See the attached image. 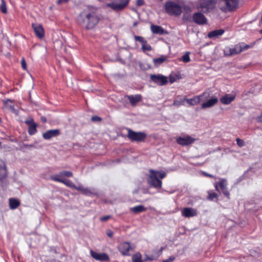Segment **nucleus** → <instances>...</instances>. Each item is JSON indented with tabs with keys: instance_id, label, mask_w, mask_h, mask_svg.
Returning a JSON list of instances; mask_svg holds the SVG:
<instances>
[{
	"instance_id": "a19ab883",
	"label": "nucleus",
	"mask_w": 262,
	"mask_h": 262,
	"mask_svg": "<svg viewBox=\"0 0 262 262\" xmlns=\"http://www.w3.org/2000/svg\"><path fill=\"white\" fill-rule=\"evenodd\" d=\"M25 123L28 125H32L34 123H35L34 122V121H33V119L31 118H28L27 119H26V120L25 121Z\"/></svg>"
},
{
	"instance_id": "4d7b16f0",
	"label": "nucleus",
	"mask_w": 262,
	"mask_h": 262,
	"mask_svg": "<svg viewBox=\"0 0 262 262\" xmlns=\"http://www.w3.org/2000/svg\"><path fill=\"white\" fill-rule=\"evenodd\" d=\"M148 259H149V260H153V259H154V258H151V257H148Z\"/></svg>"
},
{
	"instance_id": "393cba45",
	"label": "nucleus",
	"mask_w": 262,
	"mask_h": 262,
	"mask_svg": "<svg viewBox=\"0 0 262 262\" xmlns=\"http://www.w3.org/2000/svg\"><path fill=\"white\" fill-rule=\"evenodd\" d=\"M151 30L154 34H163L164 32V29L160 26L151 25Z\"/></svg>"
},
{
	"instance_id": "39448f33",
	"label": "nucleus",
	"mask_w": 262,
	"mask_h": 262,
	"mask_svg": "<svg viewBox=\"0 0 262 262\" xmlns=\"http://www.w3.org/2000/svg\"><path fill=\"white\" fill-rule=\"evenodd\" d=\"M215 3L214 0H200L196 7L203 12H207L214 8Z\"/></svg>"
},
{
	"instance_id": "cd10ccee",
	"label": "nucleus",
	"mask_w": 262,
	"mask_h": 262,
	"mask_svg": "<svg viewBox=\"0 0 262 262\" xmlns=\"http://www.w3.org/2000/svg\"><path fill=\"white\" fill-rule=\"evenodd\" d=\"M166 60V57L162 56L160 58H155L153 59V62L155 66H158Z\"/></svg>"
},
{
	"instance_id": "864d4df0",
	"label": "nucleus",
	"mask_w": 262,
	"mask_h": 262,
	"mask_svg": "<svg viewBox=\"0 0 262 262\" xmlns=\"http://www.w3.org/2000/svg\"><path fill=\"white\" fill-rule=\"evenodd\" d=\"M256 120L258 122H262V114L256 117Z\"/></svg>"
},
{
	"instance_id": "c85d7f7f",
	"label": "nucleus",
	"mask_w": 262,
	"mask_h": 262,
	"mask_svg": "<svg viewBox=\"0 0 262 262\" xmlns=\"http://www.w3.org/2000/svg\"><path fill=\"white\" fill-rule=\"evenodd\" d=\"M208 195L207 196V199L210 201H213L215 199L217 201L218 200V195L215 192H212V191H209L208 192Z\"/></svg>"
},
{
	"instance_id": "58836bf2",
	"label": "nucleus",
	"mask_w": 262,
	"mask_h": 262,
	"mask_svg": "<svg viewBox=\"0 0 262 262\" xmlns=\"http://www.w3.org/2000/svg\"><path fill=\"white\" fill-rule=\"evenodd\" d=\"M82 193L85 194V195H90L93 193L91 189L88 188H83L82 189Z\"/></svg>"
},
{
	"instance_id": "b1692460",
	"label": "nucleus",
	"mask_w": 262,
	"mask_h": 262,
	"mask_svg": "<svg viewBox=\"0 0 262 262\" xmlns=\"http://www.w3.org/2000/svg\"><path fill=\"white\" fill-rule=\"evenodd\" d=\"M224 32V30L222 29L214 30L208 33V37L210 38L216 37L222 35Z\"/></svg>"
},
{
	"instance_id": "f704fd0d",
	"label": "nucleus",
	"mask_w": 262,
	"mask_h": 262,
	"mask_svg": "<svg viewBox=\"0 0 262 262\" xmlns=\"http://www.w3.org/2000/svg\"><path fill=\"white\" fill-rule=\"evenodd\" d=\"M1 10L3 13L7 12L6 4L4 0H1Z\"/></svg>"
},
{
	"instance_id": "c756f323",
	"label": "nucleus",
	"mask_w": 262,
	"mask_h": 262,
	"mask_svg": "<svg viewBox=\"0 0 262 262\" xmlns=\"http://www.w3.org/2000/svg\"><path fill=\"white\" fill-rule=\"evenodd\" d=\"M36 127V123L29 126L28 133L30 135H33L37 132Z\"/></svg>"
},
{
	"instance_id": "e433bc0d",
	"label": "nucleus",
	"mask_w": 262,
	"mask_h": 262,
	"mask_svg": "<svg viewBox=\"0 0 262 262\" xmlns=\"http://www.w3.org/2000/svg\"><path fill=\"white\" fill-rule=\"evenodd\" d=\"M135 39L136 41H139L141 43V46L146 41L143 37L140 36H135Z\"/></svg>"
},
{
	"instance_id": "4c0bfd02",
	"label": "nucleus",
	"mask_w": 262,
	"mask_h": 262,
	"mask_svg": "<svg viewBox=\"0 0 262 262\" xmlns=\"http://www.w3.org/2000/svg\"><path fill=\"white\" fill-rule=\"evenodd\" d=\"M185 101V98L182 99L180 100H175L173 102V105L175 106H180L184 104V102Z\"/></svg>"
},
{
	"instance_id": "6e6d98bb",
	"label": "nucleus",
	"mask_w": 262,
	"mask_h": 262,
	"mask_svg": "<svg viewBox=\"0 0 262 262\" xmlns=\"http://www.w3.org/2000/svg\"><path fill=\"white\" fill-rule=\"evenodd\" d=\"M41 120L43 121V122H46V119L45 118H43L42 117L41 118Z\"/></svg>"
},
{
	"instance_id": "7ed1b4c3",
	"label": "nucleus",
	"mask_w": 262,
	"mask_h": 262,
	"mask_svg": "<svg viewBox=\"0 0 262 262\" xmlns=\"http://www.w3.org/2000/svg\"><path fill=\"white\" fill-rule=\"evenodd\" d=\"M129 2V0H114L111 3H106L104 7L110 8L116 11H120L125 9Z\"/></svg>"
},
{
	"instance_id": "bb28decb",
	"label": "nucleus",
	"mask_w": 262,
	"mask_h": 262,
	"mask_svg": "<svg viewBox=\"0 0 262 262\" xmlns=\"http://www.w3.org/2000/svg\"><path fill=\"white\" fill-rule=\"evenodd\" d=\"M19 202L15 199H10L9 200L10 207L12 209H16L19 205Z\"/></svg>"
},
{
	"instance_id": "79ce46f5",
	"label": "nucleus",
	"mask_w": 262,
	"mask_h": 262,
	"mask_svg": "<svg viewBox=\"0 0 262 262\" xmlns=\"http://www.w3.org/2000/svg\"><path fill=\"white\" fill-rule=\"evenodd\" d=\"M52 180L57 181V182H61L62 181V179L59 178V176H54L51 177Z\"/></svg>"
},
{
	"instance_id": "bf43d9fd",
	"label": "nucleus",
	"mask_w": 262,
	"mask_h": 262,
	"mask_svg": "<svg viewBox=\"0 0 262 262\" xmlns=\"http://www.w3.org/2000/svg\"><path fill=\"white\" fill-rule=\"evenodd\" d=\"M260 33L262 34V30L260 31Z\"/></svg>"
},
{
	"instance_id": "6ab92c4d",
	"label": "nucleus",
	"mask_w": 262,
	"mask_h": 262,
	"mask_svg": "<svg viewBox=\"0 0 262 262\" xmlns=\"http://www.w3.org/2000/svg\"><path fill=\"white\" fill-rule=\"evenodd\" d=\"M235 96V94H227L221 98L220 101L224 104H229L234 100Z\"/></svg>"
},
{
	"instance_id": "f257e3e1",
	"label": "nucleus",
	"mask_w": 262,
	"mask_h": 262,
	"mask_svg": "<svg viewBox=\"0 0 262 262\" xmlns=\"http://www.w3.org/2000/svg\"><path fill=\"white\" fill-rule=\"evenodd\" d=\"M78 21L86 29H92L98 24L99 18L96 10H84L78 16Z\"/></svg>"
},
{
	"instance_id": "a211bd4d",
	"label": "nucleus",
	"mask_w": 262,
	"mask_h": 262,
	"mask_svg": "<svg viewBox=\"0 0 262 262\" xmlns=\"http://www.w3.org/2000/svg\"><path fill=\"white\" fill-rule=\"evenodd\" d=\"M60 134V131L58 129L47 130L42 134L43 138L46 140H50L52 138L57 137Z\"/></svg>"
},
{
	"instance_id": "9b49d317",
	"label": "nucleus",
	"mask_w": 262,
	"mask_h": 262,
	"mask_svg": "<svg viewBox=\"0 0 262 262\" xmlns=\"http://www.w3.org/2000/svg\"><path fill=\"white\" fill-rule=\"evenodd\" d=\"M119 251L123 255L128 256L130 255L129 251L132 250V248L128 242H123L118 246Z\"/></svg>"
},
{
	"instance_id": "473e14b6",
	"label": "nucleus",
	"mask_w": 262,
	"mask_h": 262,
	"mask_svg": "<svg viewBox=\"0 0 262 262\" xmlns=\"http://www.w3.org/2000/svg\"><path fill=\"white\" fill-rule=\"evenodd\" d=\"M61 183L64 184L66 186L73 188V187H75V185L72 183V182L69 180L67 179H62V181Z\"/></svg>"
},
{
	"instance_id": "8fccbe9b",
	"label": "nucleus",
	"mask_w": 262,
	"mask_h": 262,
	"mask_svg": "<svg viewBox=\"0 0 262 262\" xmlns=\"http://www.w3.org/2000/svg\"><path fill=\"white\" fill-rule=\"evenodd\" d=\"M143 4H144L143 0H137V5L139 6L143 5Z\"/></svg>"
},
{
	"instance_id": "5701e85b",
	"label": "nucleus",
	"mask_w": 262,
	"mask_h": 262,
	"mask_svg": "<svg viewBox=\"0 0 262 262\" xmlns=\"http://www.w3.org/2000/svg\"><path fill=\"white\" fill-rule=\"evenodd\" d=\"M7 174L6 164L3 161H0V180L4 179Z\"/></svg>"
},
{
	"instance_id": "3c124183",
	"label": "nucleus",
	"mask_w": 262,
	"mask_h": 262,
	"mask_svg": "<svg viewBox=\"0 0 262 262\" xmlns=\"http://www.w3.org/2000/svg\"><path fill=\"white\" fill-rule=\"evenodd\" d=\"M110 218V216L109 215H106V216H103L101 218V220L102 221H107L108 219H109Z\"/></svg>"
},
{
	"instance_id": "ea45409f",
	"label": "nucleus",
	"mask_w": 262,
	"mask_h": 262,
	"mask_svg": "<svg viewBox=\"0 0 262 262\" xmlns=\"http://www.w3.org/2000/svg\"><path fill=\"white\" fill-rule=\"evenodd\" d=\"M241 46V52L244 50H248L250 48V46L248 45H245L244 43H239Z\"/></svg>"
},
{
	"instance_id": "13d9d810",
	"label": "nucleus",
	"mask_w": 262,
	"mask_h": 262,
	"mask_svg": "<svg viewBox=\"0 0 262 262\" xmlns=\"http://www.w3.org/2000/svg\"><path fill=\"white\" fill-rule=\"evenodd\" d=\"M171 83H172L173 82V80H170Z\"/></svg>"
},
{
	"instance_id": "37998d69",
	"label": "nucleus",
	"mask_w": 262,
	"mask_h": 262,
	"mask_svg": "<svg viewBox=\"0 0 262 262\" xmlns=\"http://www.w3.org/2000/svg\"><path fill=\"white\" fill-rule=\"evenodd\" d=\"M21 64L23 69L24 70H26L27 69V64H26V61H25V59L24 58H22L21 60Z\"/></svg>"
},
{
	"instance_id": "9d476101",
	"label": "nucleus",
	"mask_w": 262,
	"mask_h": 262,
	"mask_svg": "<svg viewBox=\"0 0 262 262\" xmlns=\"http://www.w3.org/2000/svg\"><path fill=\"white\" fill-rule=\"evenodd\" d=\"M90 254L93 258L98 261H108L110 260L108 255L105 253H98L91 250Z\"/></svg>"
},
{
	"instance_id": "423d86ee",
	"label": "nucleus",
	"mask_w": 262,
	"mask_h": 262,
	"mask_svg": "<svg viewBox=\"0 0 262 262\" xmlns=\"http://www.w3.org/2000/svg\"><path fill=\"white\" fill-rule=\"evenodd\" d=\"M227 181L224 179H219V181L215 182L214 184L215 190L217 191H220L221 189L223 193L228 198H229L230 193L227 190Z\"/></svg>"
},
{
	"instance_id": "ddd939ff",
	"label": "nucleus",
	"mask_w": 262,
	"mask_h": 262,
	"mask_svg": "<svg viewBox=\"0 0 262 262\" xmlns=\"http://www.w3.org/2000/svg\"><path fill=\"white\" fill-rule=\"evenodd\" d=\"M150 79L154 82L160 85H165L168 82L167 77L163 75H151L150 76Z\"/></svg>"
},
{
	"instance_id": "09e8293b",
	"label": "nucleus",
	"mask_w": 262,
	"mask_h": 262,
	"mask_svg": "<svg viewBox=\"0 0 262 262\" xmlns=\"http://www.w3.org/2000/svg\"><path fill=\"white\" fill-rule=\"evenodd\" d=\"M106 234L108 237H111L113 235V232L111 230H108L106 231Z\"/></svg>"
},
{
	"instance_id": "f03ea898",
	"label": "nucleus",
	"mask_w": 262,
	"mask_h": 262,
	"mask_svg": "<svg viewBox=\"0 0 262 262\" xmlns=\"http://www.w3.org/2000/svg\"><path fill=\"white\" fill-rule=\"evenodd\" d=\"M166 173L162 170L156 171L154 170H149V174L148 176V183L155 188H161L162 187V179L166 177Z\"/></svg>"
},
{
	"instance_id": "603ef678",
	"label": "nucleus",
	"mask_w": 262,
	"mask_h": 262,
	"mask_svg": "<svg viewBox=\"0 0 262 262\" xmlns=\"http://www.w3.org/2000/svg\"><path fill=\"white\" fill-rule=\"evenodd\" d=\"M69 0H58L57 3L58 4H64L68 2Z\"/></svg>"
},
{
	"instance_id": "a18cd8bd",
	"label": "nucleus",
	"mask_w": 262,
	"mask_h": 262,
	"mask_svg": "<svg viewBox=\"0 0 262 262\" xmlns=\"http://www.w3.org/2000/svg\"><path fill=\"white\" fill-rule=\"evenodd\" d=\"M174 259L175 257L174 256H171L168 259L164 260L163 262H172Z\"/></svg>"
},
{
	"instance_id": "f8f14e48",
	"label": "nucleus",
	"mask_w": 262,
	"mask_h": 262,
	"mask_svg": "<svg viewBox=\"0 0 262 262\" xmlns=\"http://www.w3.org/2000/svg\"><path fill=\"white\" fill-rule=\"evenodd\" d=\"M195 139L190 136H185L183 137H179L177 139V143L183 146L189 145L194 142Z\"/></svg>"
},
{
	"instance_id": "f3484780",
	"label": "nucleus",
	"mask_w": 262,
	"mask_h": 262,
	"mask_svg": "<svg viewBox=\"0 0 262 262\" xmlns=\"http://www.w3.org/2000/svg\"><path fill=\"white\" fill-rule=\"evenodd\" d=\"M193 20L199 25H203L207 23L206 18L200 12H196L193 14Z\"/></svg>"
},
{
	"instance_id": "72a5a7b5",
	"label": "nucleus",
	"mask_w": 262,
	"mask_h": 262,
	"mask_svg": "<svg viewBox=\"0 0 262 262\" xmlns=\"http://www.w3.org/2000/svg\"><path fill=\"white\" fill-rule=\"evenodd\" d=\"M142 50L144 52H145L146 51H150L151 50V47L147 43V41H146L142 45Z\"/></svg>"
},
{
	"instance_id": "a878e982",
	"label": "nucleus",
	"mask_w": 262,
	"mask_h": 262,
	"mask_svg": "<svg viewBox=\"0 0 262 262\" xmlns=\"http://www.w3.org/2000/svg\"><path fill=\"white\" fill-rule=\"evenodd\" d=\"M145 210L146 209L143 205H138L130 208V211L136 214L145 211Z\"/></svg>"
},
{
	"instance_id": "dca6fc26",
	"label": "nucleus",
	"mask_w": 262,
	"mask_h": 262,
	"mask_svg": "<svg viewBox=\"0 0 262 262\" xmlns=\"http://www.w3.org/2000/svg\"><path fill=\"white\" fill-rule=\"evenodd\" d=\"M222 3L226 5V10L232 11L237 7L238 0H221Z\"/></svg>"
},
{
	"instance_id": "5fc2aeb1",
	"label": "nucleus",
	"mask_w": 262,
	"mask_h": 262,
	"mask_svg": "<svg viewBox=\"0 0 262 262\" xmlns=\"http://www.w3.org/2000/svg\"><path fill=\"white\" fill-rule=\"evenodd\" d=\"M205 176H207V177H211V178H213V176L210 174H209V173H207L206 172H203Z\"/></svg>"
},
{
	"instance_id": "2f4dec72",
	"label": "nucleus",
	"mask_w": 262,
	"mask_h": 262,
	"mask_svg": "<svg viewBox=\"0 0 262 262\" xmlns=\"http://www.w3.org/2000/svg\"><path fill=\"white\" fill-rule=\"evenodd\" d=\"M189 52H186L182 57L180 59L181 61H182L184 62L187 63L190 61V59L189 57Z\"/></svg>"
},
{
	"instance_id": "412c9836",
	"label": "nucleus",
	"mask_w": 262,
	"mask_h": 262,
	"mask_svg": "<svg viewBox=\"0 0 262 262\" xmlns=\"http://www.w3.org/2000/svg\"><path fill=\"white\" fill-rule=\"evenodd\" d=\"M5 107L9 111L14 113H17V110L15 108L14 102L10 99L4 101Z\"/></svg>"
},
{
	"instance_id": "6e6552de",
	"label": "nucleus",
	"mask_w": 262,
	"mask_h": 262,
	"mask_svg": "<svg viewBox=\"0 0 262 262\" xmlns=\"http://www.w3.org/2000/svg\"><path fill=\"white\" fill-rule=\"evenodd\" d=\"M127 136L132 141L141 142L145 139L146 135L143 133L135 132L129 129Z\"/></svg>"
},
{
	"instance_id": "20e7f679",
	"label": "nucleus",
	"mask_w": 262,
	"mask_h": 262,
	"mask_svg": "<svg viewBox=\"0 0 262 262\" xmlns=\"http://www.w3.org/2000/svg\"><path fill=\"white\" fill-rule=\"evenodd\" d=\"M166 11L170 15L179 16L182 12V7L175 2L169 1L165 4Z\"/></svg>"
},
{
	"instance_id": "de8ad7c7",
	"label": "nucleus",
	"mask_w": 262,
	"mask_h": 262,
	"mask_svg": "<svg viewBox=\"0 0 262 262\" xmlns=\"http://www.w3.org/2000/svg\"><path fill=\"white\" fill-rule=\"evenodd\" d=\"M92 120L93 121H99L101 120V119L98 116H93L92 117Z\"/></svg>"
},
{
	"instance_id": "aec40b11",
	"label": "nucleus",
	"mask_w": 262,
	"mask_h": 262,
	"mask_svg": "<svg viewBox=\"0 0 262 262\" xmlns=\"http://www.w3.org/2000/svg\"><path fill=\"white\" fill-rule=\"evenodd\" d=\"M218 101V99L216 97H213L202 104V108H209L214 105Z\"/></svg>"
},
{
	"instance_id": "1a4fd4ad",
	"label": "nucleus",
	"mask_w": 262,
	"mask_h": 262,
	"mask_svg": "<svg viewBox=\"0 0 262 262\" xmlns=\"http://www.w3.org/2000/svg\"><path fill=\"white\" fill-rule=\"evenodd\" d=\"M224 52L226 56L237 54L241 52V46L238 43L231 47H227L224 49Z\"/></svg>"
},
{
	"instance_id": "0eeeda50",
	"label": "nucleus",
	"mask_w": 262,
	"mask_h": 262,
	"mask_svg": "<svg viewBox=\"0 0 262 262\" xmlns=\"http://www.w3.org/2000/svg\"><path fill=\"white\" fill-rule=\"evenodd\" d=\"M210 94L208 92H205L201 95L195 96L190 99L185 98V100L189 105H195L202 101L207 100Z\"/></svg>"
},
{
	"instance_id": "4be33fe9",
	"label": "nucleus",
	"mask_w": 262,
	"mask_h": 262,
	"mask_svg": "<svg viewBox=\"0 0 262 262\" xmlns=\"http://www.w3.org/2000/svg\"><path fill=\"white\" fill-rule=\"evenodd\" d=\"M127 98L132 105H135L137 103L141 101L142 97L140 95L137 94L127 96Z\"/></svg>"
},
{
	"instance_id": "c03bdc74",
	"label": "nucleus",
	"mask_w": 262,
	"mask_h": 262,
	"mask_svg": "<svg viewBox=\"0 0 262 262\" xmlns=\"http://www.w3.org/2000/svg\"><path fill=\"white\" fill-rule=\"evenodd\" d=\"M236 143L240 147H242L244 145V142L242 140H241L238 138L236 139Z\"/></svg>"
},
{
	"instance_id": "7c9ffc66",
	"label": "nucleus",
	"mask_w": 262,
	"mask_h": 262,
	"mask_svg": "<svg viewBox=\"0 0 262 262\" xmlns=\"http://www.w3.org/2000/svg\"><path fill=\"white\" fill-rule=\"evenodd\" d=\"M141 254L139 253L135 254L132 256L133 262H142Z\"/></svg>"
},
{
	"instance_id": "4468645a",
	"label": "nucleus",
	"mask_w": 262,
	"mask_h": 262,
	"mask_svg": "<svg viewBox=\"0 0 262 262\" xmlns=\"http://www.w3.org/2000/svg\"><path fill=\"white\" fill-rule=\"evenodd\" d=\"M182 215L185 217H191L196 216L198 211L196 209L192 208H184L181 211Z\"/></svg>"
},
{
	"instance_id": "2eb2a0df",
	"label": "nucleus",
	"mask_w": 262,
	"mask_h": 262,
	"mask_svg": "<svg viewBox=\"0 0 262 262\" xmlns=\"http://www.w3.org/2000/svg\"><path fill=\"white\" fill-rule=\"evenodd\" d=\"M32 26L36 36L38 38L42 39L45 35V31L42 25L37 24H32Z\"/></svg>"
},
{
	"instance_id": "c9c22d12",
	"label": "nucleus",
	"mask_w": 262,
	"mask_h": 262,
	"mask_svg": "<svg viewBox=\"0 0 262 262\" xmlns=\"http://www.w3.org/2000/svg\"><path fill=\"white\" fill-rule=\"evenodd\" d=\"M60 176L71 177L73 176L72 173L69 171H63L60 173Z\"/></svg>"
},
{
	"instance_id": "49530a36",
	"label": "nucleus",
	"mask_w": 262,
	"mask_h": 262,
	"mask_svg": "<svg viewBox=\"0 0 262 262\" xmlns=\"http://www.w3.org/2000/svg\"><path fill=\"white\" fill-rule=\"evenodd\" d=\"M83 187L81 185H79L78 186H76L75 185V187H73L74 189L80 191L81 192H82V189H83Z\"/></svg>"
}]
</instances>
